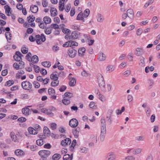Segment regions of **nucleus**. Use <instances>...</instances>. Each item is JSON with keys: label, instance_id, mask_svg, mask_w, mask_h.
Wrapping results in <instances>:
<instances>
[{"label": "nucleus", "instance_id": "61", "mask_svg": "<svg viewBox=\"0 0 160 160\" xmlns=\"http://www.w3.org/2000/svg\"><path fill=\"white\" fill-rule=\"evenodd\" d=\"M18 120L20 122H23L26 121V118L23 117H22L20 118H19Z\"/></svg>", "mask_w": 160, "mask_h": 160}, {"label": "nucleus", "instance_id": "62", "mask_svg": "<svg viewBox=\"0 0 160 160\" xmlns=\"http://www.w3.org/2000/svg\"><path fill=\"white\" fill-rule=\"evenodd\" d=\"M142 30L141 28H139L137 30L136 34L138 36H140L142 33Z\"/></svg>", "mask_w": 160, "mask_h": 160}, {"label": "nucleus", "instance_id": "5", "mask_svg": "<svg viewBox=\"0 0 160 160\" xmlns=\"http://www.w3.org/2000/svg\"><path fill=\"white\" fill-rule=\"evenodd\" d=\"M68 52L69 57L71 58H73L76 56L77 54V51L74 49L70 48L69 49Z\"/></svg>", "mask_w": 160, "mask_h": 160}, {"label": "nucleus", "instance_id": "20", "mask_svg": "<svg viewBox=\"0 0 160 160\" xmlns=\"http://www.w3.org/2000/svg\"><path fill=\"white\" fill-rule=\"evenodd\" d=\"M115 68V67L113 65L108 66L106 68L107 72H111L114 70Z\"/></svg>", "mask_w": 160, "mask_h": 160}, {"label": "nucleus", "instance_id": "43", "mask_svg": "<svg viewBox=\"0 0 160 160\" xmlns=\"http://www.w3.org/2000/svg\"><path fill=\"white\" fill-rule=\"evenodd\" d=\"M6 37L8 40H11L12 37V35L9 32H6L5 34Z\"/></svg>", "mask_w": 160, "mask_h": 160}, {"label": "nucleus", "instance_id": "23", "mask_svg": "<svg viewBox=\"0 0 160 160\" xmlns=\"http://www.w3.org/2000/svg\"><path fill=\"white\" fill-rule=\"evenodd\" d=\"M4 8L5 10V12L7 14V16H9L10 15L9 13H11V12H10L11 8L8 5L5 6L4 7Z\"/></svg>", "mask_w": 160, "mask_h": 160}, {"label": "nucleus", "instance_id": "3", "mask_svg": "<svg viewBox=\"0 0 160 160\" xmlns=\"http://www.w3.org/2000/svg\"><path fill=\"white\" fill-rule=\"evenodd\" d=\"M35 39L36 42L39 44H41L42 42H44L46 40L45 36L43 34H41V36L39 35H36Z\"/></svg>", "mask_w": 160, "mask_h": 160}, {"label": "nucleus", "instance_id": "53", "mask_svg": "<svg viewBox=\"0 0 160 160\" xmlns=\"http://www.w3.org/2000/svg\"><path fill=\"white\" fill-rule=\"evenodd\" d=\"M71 47H73V46H77L78 45V43L75 41H70Z\"/></svg>", "mask_w": 160, "mask_h": 160}, {"label": "nucleus", "instance_id": "21", "mask_svg": "<svg viewBox=\"0 0 160 160\" xmlns=\"http://www.w3.org/2000/svg\"><path fill=\"white\" fill-rule=\"evenodd\" d=\"M58 73L57 74V72H55L52 73V74L50 75V77L52 79L54 80H58Z\"/></svg>", "mask_w": 160, "mask_h": 160}, {"label": "nucleus", "instance_id": "2", "mask_svg": "<svg viewBox=\"0 0 160 160\" xmlns=\"http://www.w3.org/2000/svg\"><path fill=\"white\" fill-rule=\"evenodd\" d=\"M51 154L50 152L47 150H40L38 152V154L41 158L47 159V158Z\"/></svg>", "mask_w": 160, "mask_h": 160}, {"label": "nucleus", "instance_id": "48", "mask_svg": "<svg viewBox=\"0 0 160 160\" xmlns=\"http://www.w3.org/2000/svg\"><path fill=\"white\" fill-rule=\"evenodd\" d=\"M48 93L50 95L54 94L55 93V90L52 88H49L48 89Z\"/></svg>", "mask_w": 160, "mask_h": 160}, {"label": "nucleus", "instance_id": "26", "mask_svg": "<svg viewBox=\"0 0 160 160\" xmlns=\"http://www.w3.org/2000/svg\"><path fill=\"white\" fill-rule=\"evenodd\" d=\"M50 12L51 15L52 17H54L57 15V10L55 8H52Z\"/></svg>", "mask_w": 160, "mask_h": 160}, {"label": "nucleus", "instance_id": "12", "mask_svg": "<svg viewBox=\"0 0 160 160\" xmlns=\"http://www.w3.org/2000/svg\"><path fill=\"white\" fill-rule=\"evenodd\" d=\"M86 52V48L84 47H81L78 50V54L79 56L82 57L84 55Z\"/></svg>", "mask_w": 160, "mask_h": 160}, {"label": "nucleus", "instance_id": "40", "mask_svg": "<svg viewBox=\"0 0 160 160\" xmlns=\"http://www.w3.org/2000/svg\"><path fill=\"white\" fill-rule=\"evenodd\" d=\"M90 13V11L88 9H86L84 12L83 13V14L84 15V17L85 18H86L88 17L89 14Z\"/></svg>", "mask_w": 160, "mask_h": 160}, {"label": "nucleus", "instance_id": "57", "mask_svg": "<svg viewBox=\"0 0 160 160\" xmlns=\"http://www.w3.org/2000/svg\"><path fill=\"white\" fill-rule=\"evenodd\" d=\"M106 133L101 132L100 139L102 141H103L104 139L105 134Z\"/></svg>", "mask_w": 160, "mask_h": 160}, {"label": "nucleus", "instance_id": "10", "mask_svg": "<svg viewBox=\"0 0 160 160\" xmlns=\"http://www.w3.org/2000/svg\"><path fill=\"white\" fill-rule=\"evenodd\" d=\"M79 32L77 31L73 32L71 35L69 36V39H77L79 35Z\"/></svg>", "mask_w": 160, "mask_h": 160}, {"label": "nucleus", "instance_id": "17", "mask_svg": "<svg viewBox=\"0 0 160 160\" xmlns=\"http://www.w3.org/2000/svg\"><path fill=\"white\" fill-rule=\"evenodd\" d=\"M10 137L12 140L14 141L15 142H17L18 141V138H17L16 135H15L14 132H12L10 134Z\"/></svg>", "mask_w": 160, "mask_h": 160}, {"label": "nucleus", "instance_id": "15", "mask_svg": "<svg viewBox=\"0 0 160 160\" xmlns=\"http://www.w3.org/2000/svg\"><path fill=\"white\" fill-rule=\"evenodd\" d=\"M80 130V128L78 127L76 128H74L73 129L72 133L76 138H77L78 137Z\"/></svg>", "mask_w": 160, "mask_h": 160}, {"label": "nucleus", "instance_id": "60", "mask_svg": "<svg viewBox=\"0 0 160 160\" xmlns=\"http://www.w3.org/2000/svg\"><path fill=\"white\" fill-rule=\"evenodd\" d=\"M33 68H34L35 71L36 72H39V71L40 68L37 65H33Z\"/></svg>", "mask_w": 160, "mask_h": 160}, {"label": "nucleus", "instance_id": "4", "mask_svg": "<svg viewBox=\"0 0 160 160\" xmlns=\"http://www.w3.org/2000/svg\"><path fill=\"white\" fill-rule=\"evenodd\" d=\"M22 88L25 90H29L32 88V84L28 81L23 82L21 84Z\"/></svg>", "mask_w": 160, "mask_h": 160}, {"label": "nucleus", "instance_id": "36", "mask_svg": "<svg viewBox=\"0 0 160 160\" xmlns=\"http://www.w3.org/2000/svg\"><path fill=\"white\" fill-rule=\"evenodd\" d=\"M63 160H72V157H70V155L68 154H66L63 157Z\"/></svg>", "mask_w": 160, "mask_h": 160}, {"label": "nucleus", "instance_id": "55", "mask_svg": "<svg viewBox=\"0 0 160 160\" xmlns=\"http://www.w3.org/2000/svg\"><path fill=\"white\" fill-rule=\"evenodd\" d=\"M43 132L45 134H49L50 133L49 129L46 127L44 128Z\"/></svg>", "mask_w": 160, "mask_h": 160}, {"label": "nucleus", "instance_id": "11", "mask_svg": "<svg viewBox=\"0 0 160 160\" xmlns=\"http://www.w3.org/2000/svg\"><path fill=\"white\" fill-rule=\"evenodd\" d=\"M127 14L128 17L131 19H133L134 18V13L133 10L131 9H128L127 12Z\"/></svg>", "mask_w": 160, "mask_h": 160}, {"label": "nucleus", "instance_id": "9", "mask_svg": "<svg viewBox=\"0 0 160 160\" xmlns=\"http://www.w3.org/2000/svg\"><path fill=\"white\" fill-rule=\"evenodd\" d=\"M115 155L112 152L109 153L106 157V160H115Z\"/></svg>", "mask_w": 160, "mask_h": 160}, {"label": "nucleus", "instance_id": "64", "mask_svg": "<svg viewBox=\"0 0 160 160\" xmlns=\"http://www.w3.org/2000/svg\"><path fill=\"white\" fill-rule=\"evenodd\" d=\"M66 86L62 85L59 88V90L61 92H63L66 89Z\"/></svg>", "mask_w": 160, "mask_h": 160}, {"label": "nucleus", "instance_id": "14", "mask_svg": "<svg viewBox=\"0 0 160 160\" xmlns=\"http://www.w3.org/2000/svg\"><path fill=\"white\" fill-rule=\"evenodd\" d=\"M106 56L102 52H100L99 54L98 59L100 61H104L106 60Z\"/></svg>", "mask_w": 160, "mask_h": 160}, {"label": "nucleus", "instance_id": "29", "mask_svg": "<svg viewBox=\"0 0 160 160\" xmlns=\"http://www.w3.org/2000/svg\"><path fill=\"white\" fill-rule=\"evenodd\" d=\"M34 63H37L38 61V58L36 55L33 56L31 58V61Z\"/></svg>", "mask_w": 160, "mask_h": 160}, {"label": "nucleus", "instance_id": "35", "mask_svg": "<svg viewBox=\"0 0 160 160\" xmlns=\"http://www.w3.org/2000/svg\"><path fill=\"white\" fill-rule=\"evenodd\" d=\"M42 64L44 67L47 68H49L51 66V64L49 61H46L42 62Z\"/></svg>", "mask_w": 160, "mask_h": 160}, {"label": "nucleus", "instance_id": "27", "mask_svg": "<svg viewBox=\"0 0 160 160\" xmlns=\"http://www.w3.org/2000/svg\"><path fill=\"white\" fill-rule=\"evenodd\" d=\"M83 14L82 12H80L78 15L77 17V19L79 20H83L84 21Z\"/></svg>", "mask_w": 160, "mask_h": 160}, {"label": "nucleus", "instance_id": "18", "mask_svg": "<svg viewBox=\"0 0 160 160\" xmlns=\"http://www.w3.org/2000/svg\"><path fill=\"white\" fill-rule=\"evenodd\" d=\"M15 153L17 156H21L24 155V152L21 150L17 149L15 151Z\"/></svg>", "mask_w": 160, "mask_h": 160}, {"label": "nucleus", "instance_id": "54", "mask_svg": "<svg viewBox=\"0 0 160 160\" xmlns=\"http://www.w3.org/2000/svg\"><path fill=\"white\" fill-rule=\"evenodd\" d=\"M51 28H47L45 30V32L46 34L48 35L51 33Z\"/></svg>", "mask_w": 160, "mask_h": 160}, {"label": "nucleus", "instance_id": "37", "mask_svg": "<svg viewBox=\"0 0 160 160\" xmlns=\"http://www.w3.org/2000/svg\"><path fill=\"white\" fill-rule=\"evenodd\" d=\"M64 2L62 1L59 2V9L60 11H62L64 10Z\"/></svg>", "mask_w": 160, "mask_h": 160}, {"label": "nucleus", "instance_id": "46", "mask_svg": "<svg viewBox=\"0 0 160 160\" xmlns=\"http://www.w3.org/2000/svg\"><path fill=\"white\" fill-rule=\"evenodd\" d=\"M89 107L91 108L95 109L97 108V106L95 102H90L89 105Z\"/></svg>", "mask_w": 160, "mask_h": 160}, {"label": "nucleus", "instance_id": "42", "mask_svg": "<svg viewBox=\"0 0 160 160\" xmlns=\"http://www.w3.org/2000/svg\"><path fill=\"white\" fill-rule=\"evenodd\" d=\"M101 127H106V124L105 119L103 118H102L101 119Z\"/></svg>", "mask_w": 160, "mask_h": 160}, {"label": "nucleus", "instance_id": "19", "mask_svg": "<svg viewBox=\"0 0 160 160\" xmlns=\"http://www.w3.org/2000/svg\"><path fill=\"white\" fill-rule=\"evenodd\" d=\"M43 20L46 25L50 23L52 21L51 18L48 16L44 17Z\"/></svg>", "mask_w": 160, "mask_h": 160}, {"label": "nucleus", "instance_id": "49", "mask_svg": "<svg viewBox=\"0 0 160 160\" xmlns=\"http://www.w3.org/2000/svg\"><path fill=\"white\" fill-rule=\"evenodd\" d=\"M33 84L34 85L35 88H38L40 87V84L37 81H34L33 82Z\"/></svg>", "mask_w": 160, "mask_h": 160}, {"label": "nucleus", "instance_id": "13", "mask_svg": "<svg viewBox=\"0 0 160 160\" xmlns=\"http://www.w3.org/2000/svg\"><path fill=\"white\" fill-rule=\"evenodd\" d=\"M68 78L70 80H71V81L69 83V85L71 87L74 86L76 84V79L74 78H72L70 77H69Z\"/></svg>", "mask_w": 160, "mask_h": 160}, {"label": "nucleus", "instance_id": "8", "mask_svg": "<svg viewBox=\"0 0 160 160\" xmlns=\"http://www.w3.org/2000/svg\"><path fill=\"white\" fill-rule=\"evenodd\" d=\"M71 141L70 139L67 138L61 141V144L62 146H65L68 145H69L71 143Z\"/></svg>", "mask_w": 160, "mask_h": 160}, {"label": "nucleus", "instance_id": "47", "mask_svg": "<svg viewBox=\"0 0 160 160\" xmlns=\"http://www.w3.org/2000/svg\"><path fill=\"white\" fill-rule=\"evenodd\" d=\"M14 82L12 80H9L7 81L5 84V86H10L13 84Z\"/></svg>", "mask_w": 160, "mask_h": 160}, {"label": "nucleus", "instance_id": "32", "mask_svg": "<svg viewBox=\"0 0 160 160\" xmlns=\"http://www.w3.org/2000/svg\"><path fill=\"white\" fill-rule=\"evenodd\" d=\"M27 19L28 22H32L35 20V17L33 16L30 15L27 17Z\"/></svg>", "mask_w": 160, "mask_h": 160}, {"label": "nucleus", "instance_id": "45", "mask_svg": "<svg viewBox=\"0 0 160 160\" xmlns=\"http://www.w3.org/2000/svg\"><path fill=\"white\" fill-rule=\"evenodd\" d=\"M36 144L38 146H41L44 144L43 140L42 139L38 140L36 141Z\"/></svg>", "mask_w": 160, "mask_h": 160}, {"label": "nucleus", "instance_id": "16", "mask_svg": "<svg viewBox=\"0 0 160 160\" xmlns=\"http://www.w3.org/2000/svg\"><path fill=\"white\" fill-rule=\"evenodd\" d=\"M30 10L33 13H36L38 10V7L36 5H32L30 8Z\"/></svg>", "mask_w": 160, "mask_h": 160}, {"label": "nucleus", "instance_id": "34", "mask_svg": "<svg viewBox=\"0 0 160 160\" xmlns=\"http://www.w3.org/2000/svg\"><path fill=\"white\" fill-rule=\"evenodd\" d=\"M76 143V140L75 139L73 140L71 143V145L70 146V149L71 150H73L74 147L75 146Z\"/></svg>", "mask_w": 160, "mask_h": 160}, {"label": "nucleus", "instance_id": "22", "mask_svg": "<svg viewBox=\"0 0 160 160\" xmlns=\"http://www.w3.org/2000/svg\"><path fill=\"white\" fill-rule=\"evenodd\" d=\"M22 112L23 114L25 115L28 116L30 114V109L27 108H24L22 109Z\"/></svg>", "mask_w": 160, "mask_h": 160}, {"label": "nucleus", "instance_id": "1", "mask_svg": "<svg viewBox=\"0 0 160 160\" xmlns=\"http://www.w3.org/2000/svg\"><path fill=\"white\" fill-rule=\"evenodd\" d=\"M97 79L99 87L102 91L106 92L107 90L105 87V85L104 78L101 73H99L98 74Z\"/></svg>", "mask_w": 160, "mask_h": 160}, {"label": "nucleus", "instance_id": "39", "mask_svg": "<svg viewBox=\"0 0 160 160\" xmlns=\"http://www.w3.org/2000/svg\"><path fill=\"white\" fill-rule=\"evenodd\" d=\"M79 151L81 152L86 153L88 151V149L84 147H81Z\"/></svg>", "mask_w": 160, "mask_h": 160}, {"label": "nucleus", "instance_id": "63", "mask_svg": "<svg viewBox=\"0 0 160 160\" xmlns=\"http://www.w3.org/2000/svg\"><path fill=\"white\" fill-rule=\"evenodd\" d=\"M16 7L19 10H21L23 8L22 5V4L20 3L18 4L17 5Z\"/></svg>", "mask_w": 160, "mask_h": 160}, {"label": "nucleus", "instance_id": "59", "mask_svg": "<svg viewBox=\"0 0 160 160\" xmlns=\"http://www.w3.org/2000/svg\"><path fill=\"white\" fill-rule=\"evenodd\" d=\"M140 61L141 63L139 64V65L143 66L145 63L144 62V58L143 57H141L140 58Z\"/></svg>", "mask_w": 160, "mask_h": 160}, {"label": "nucleus", "instance_id": "30", "mask_svg": "<svg viewBox=\"0 0 160 160\" xmlns=\"http://www.w3.org/2000/svg\"><path fill=\"white\" fill-rule=\"evenodd\" d=\"M97 20L98 22H102L103 21L104 19L103 16L101 14L98 13L97 16Z\"/></svg>", "mask_w": 160, "mask_h": 160}, {"label": "nucleus", "instance_id": "33", "mask_svg": "<svg viewBox=\"0 0 160 160\" xmlns=\"http://www.w3.org/2000/svg\"><path fill=\"white\" fill-rule=\"evenodd\" d=\"M61 157V155L59 154L56 153L53 155L52 157L53 160H58Z\"/></svg>", "mask_w": 160, "mask_h": 160}, {"label": "nucleus", "instance_id": "6", "mask_svg": "<svg viewBox=\"0 0 160 160\" xmlns=\"http://www.w3.org/2000/svg\"><path fill=\"white\" fill-rule=\"evenodd\" d=\"M78 124V121L76 118L72 119L69 121V125L72 128H75L77 127Z\"/></svg>", "mask_w": 160, "mask_h": 160}, {"label": "nucleus", "instance_id": "28", "mask_svg": "<svg viewBox=\"0 0 160 160\" xmlns=\"http://www.w3.org/2000/svg\"><path fill=\"white\" fill-rule=\"evenodd\" d=\"M142 150V149L140 148H138L136 149L133 148L132 154L134 155L139 154L141 153Z\"/></svg>", "mask_w": 160, "mask_h": 160}, {"label": "nucleus", "instance_id": "24", "mask_svg": "<svg viewBox=\"0 0 160 160\" xmlns=\"http://www.w3.org/2000/svg\"><path fill=\"white\" fill-rule=\"evenodd\" d=\"M28 131L31 134L35 135L38 133L37 130L32 128L30 127L28 128Z\"/></svg>", "mask_w": 160, "mask_h": 160}, {"label": "nucleus", "instance_id": "50", "mask_svg": "<svg viewBox=\"0 0 160 160\" xmlns=\"http://www.w3.org/2000/svg\"><path fill=\"white\" fill-rule=\"evenodd\" d=\"M13 58L15 60L17 61L20 62L22 60V58L21 57H18L17 55L13 56Z\"/></svg>", "mask_w": 160, "mask_h": 160}, {"label": "nucleus", "instance_id": "56", "mask_svg": "<svg viewBox=\"0 0 160 160\" xmlns=\"http://www.w3.org/2000/svg\"><path fill=\"white\" fill-rule=\"evenodd\" d=\"M62 46L64 47H71V46L70 45V41L66 42L63 44Z\"/></svg>", "mask_w": 160, "mask_h": 160}, {"label": "nucleus", "instance_id": "44", "mask_svg": "<svg viewBox=\"0 0 160 160\" xmlns=\"http://www.w3.org/2000/svg\"><path fill=\"white\" fill-rule=\"evenodd\" d=\"M22 52L23 54H26L28 53V48L23 46L22 47L21 49Z\"/></svg>", "mask_w": 160, "mask_h": 160}, {"label": "nucleus", "instance_id": "7", "mask_svg": "<svg viewBox=\"0 0 160 160\" xmlns=\"http://www.w3.org/2000/svg\"><path fill=\"white\" fill-rule=\"evenodd\" d=\"M41 111L42 112L49 115L50 116H52L53 115V113L52 112L50 109L43 108L41 109Z\"/></svg>", "mask_w": 160, "mask_h": 160}, {"label": "nucleus", "instance_id": "25", "mask_svg": "<svg viewBox=\"0 0 160 160\" xmlns=\"http://www.w3.org/2000/svg\"><path fill=\"white\" fill-rule=\"evenodd\" d=\"M136 51L137 52L136 53V55L138 56H141L144 52L142 48H137L136 49Z\"/></svg>", "mask_w": 160, "mask_h": 160}, {"label": "nucleus", "instance_id": "51", "mask_svg": "<svg viewBox=\"0 0 160 160\" xmlns=\"http://www.w3.org/2000/svg\"><path fill=\"white\" fill-rule=\"evenodd\" d=\"M135 158L132 156H129L125 158V160H135Z\"/></svg>", "mask_w": 160, "mask_h": 160}, {"label": "nucleus", "instance_id": "58", "mask_svg": "<svg viewBox=\"0 0 160 160\" xmlns=\"http://www.w3.org/2000/svg\"><path fill=\"white\" fill-rule=\"evenodd\" d=\"M51 27L52 28L55 29H57L59 28L58 25L56 23H52L51 25Z\"/></svg>", "mask_w": 160, "mask_h": 160}, {"label": "nucleus", "instance_id": "31", "mask_svg": "<svg viewBox=\"0 0 160 160\" xmlns=\"http://www.w3.org/2000/svg\"><path fill=\"white\" fill-rule=\"evenodd\" d=\"M62 102L65 105H68L70 102V100L69 98H64L62 100Z\"/></svg>", "mask_w": 160, "mask_h": 160}, {"label": "nucleus", "instance_id": "41", "mask_svg": "<svg viewBox=\"0 0 160 160\" xmlns=\"http://www.w3.org/2000/svg\"><path fill=\"white\" fill-rule=\"evenodd\" d=\"M59 84V81L58 80H55L51 83V86L52 87L57 86Z\"/></svg>", "mask_w": 160, "mask_h": 160}, {"label": "nucleus", "instance_id": "52", "mask_svg": "<svg viewBox=\"0 0 160 160\" xmlns=\"http://www.w3.org/2000/svg\"><path fill=\"white\" fill-rule=\"evenodd\" d=\"M136 140L137 141H143L144 138L143 136H138L136 137Z\"/></svg>", "mask_w": 160, "mask_h": 160}, {"label": "nucleus", "instance_id": "38", "mask_svg": "<svg viewBox=\"0 0 160 160\" xmlns=\"http://www.w3.org/2000/svg\"><path fill=\"white\" fill-rule=\"evenodd\" d=\"M65 97L64 98H67L70 99L73 97V94L70 92H66L64 93Z\"/></svg>", "mask_w": 160, "mask_h": 160}]
</instances>
